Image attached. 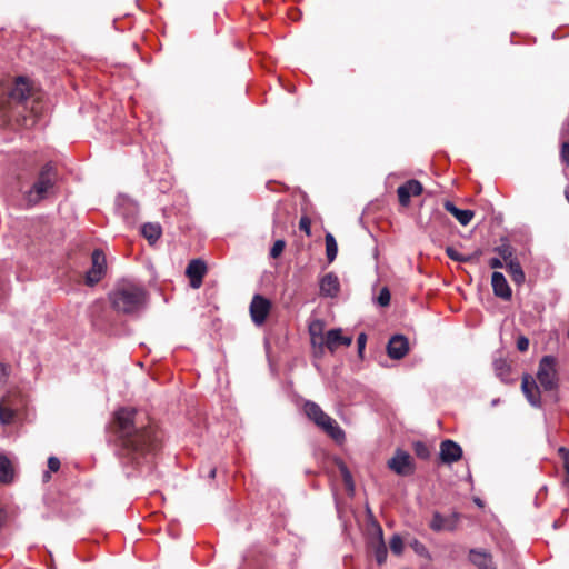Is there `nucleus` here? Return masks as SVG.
<instances>
[{
  "instance_id": "nucleus-1",
  "label": "nucleus",
  "mask_w": 569,
  "mask_h": 569,
  "mask_svg": "<svg viewBox=\"0 0 569 569\" xmlns=\"http://www.w3.org/2000/svg\"><path fill=\"white\" fill-rule=\"evenodd\" d=\"M116 427L120 455L137 465L142 461L149 463L159 442L156 429L138 423L136 410L130 408L116 412Z\"/></svg>"
},
{
  "instance_id": "nucleus-2",
  "label": "nucleus",
  "mask_w": 569,
  "mask_h": 569,
  "mask_svg": "<svg viewBox=\"0 0 569 569\" xmlns=\"http://www.w3.org/2000/svg\"><path fill=\"white\" fill-rule=\"evenodd\" d=\"M114 310L126 315L140 312L147 302L146 290L131 282L119 283L109 295Z\"/></svg>"
},
{
  "instance_id": "nucleus-3",
  "label": "nucleus",
  "mask_w": 569,
  "mask_h": 569,
  "mask_svg": "<svg viewBox=\"0 0 569 569\" xmlns=\"http://www.w3.org/2000/svg\"><path fill=\"white\" fill-rule=\"evenodd\" d=\"M30 93V87L26 79L19 77L14 86L9 91L8 108L0 106V112L3 119L11 121L16 120L24 128H31L36 124V120L31 117L23 116L20 119L22 111L27 109L24 102L27 101Z\"/></svg>"
},
{
  "instance_id": "nucleus-4",
  "label": "nucleus",
  "mask_w": 569,
  "mask_h": 569,
  "mask_svg": "<svg viewBox=\"0 0 569 569\" xmlns=\"http://www.w3.org/2000/svg\"><path fill=\"white\" fill-rule=\"evenodd\" d=\"M303 411L307 417L312 420L319 428L329 435L337 442H342L346 439L345 431L337 423L335 419L328 416L318 403L313 401H306Z\"/></svg>"
},
{
  "instance_id": "nucleus-5",
  "label": "nucleus",
  "mask_w": 569,
  "mask_h": 569,
  "mask_svg": "<svg viewBox=\"0 0 569 569\" xmlns=\"http://www.w3.org/2000/svg\"><path fill=\"white\" fill-rule=\"evenodd\" d=\"M557 360L553 356H543L538 366L537 380L546 391L558 388Z\"/></svg>"
},
{
  "instance_id": "nucleus-6",
  "label": "nucleus",
  "mask_w": 569,
  "mask_h": 569,
  "mask_svg": "<svg viewBox=\"0 0 569 569\" xmlns=\"http://www.w3.org/2000/svg\"><path fill=\"white\" fill-rule=\"evenodd\" d=\"M53 167L48 163L41 170L38 180L34 182L33 187L27 194V199L29 203H37L41 199L46 198L49 191L53 187V178H52Z\"/></svg>"
},
{
  "instance_id": "nucleus-7",
  "label": "nucleus",
  "mask_w": 569,
  "mask_h": 569,
  "mask_svg": "<svg viewBox=\"0 0 569 569\" xmlns=\"http://www.w3.org/2000/svg\"><path fill=\"white\" fill-rule=\"evenodd\" d=\"M388 467L399 476H410L415 472V465L411 456L398 449L393 457L388 461Z\"/></svg>"
},
{
  "instance_id": "nucleus-8",
  "label": "nucleus",
  "mask_w": 569,
  "mask_h": 569,
  "mask_svg": "<svg viewBox=\"0 0 569 569\" xmlns=\"http://www.w3.org/2000/svg\"><path fill=\"white\" fill-rule=\"evenodd\" d=\"M249 309L252 322L256 326H261L266 322L270 313L271 302L261 295H254Z\"/></svg>"
},
{
  "instance_id": "nucleus-9",
  "label": "nucleus",
  "mask_w": 569,
  "mask_h": 569,
  "mask_svg": "<svg viewBox=\"0 0 569 569\" xmlns=\"http://www.w3.org/2000/svg\"><path fill=\"white\" fill-rule=\"evenodd\" d=\"M92 267L86 274V282L90 286L98 283L107 268L106 257L102 250L96 249L91 256Z\"/></svg>"
},
{
  "instance_id": "nucleus-10",
  "label": "nucleus",
  "mask_w": 569,
  "mask_h": 569,
  "mask_svg": "<svg viewBox=\"0 0 569 569\" xmlns=\"http://www.w3.org/2000/svg\"><path fill=\"white\" fill-rule=\"evenodd\" d=\"M373 527H375V532L372 533V536L369 539V548L372 551L378 565H382L387 560L388 550H387L386 542L383 540L382 528L378 523H375Z\"/></svg>"
},
{
  "instance_id": "nucleus-11",
  "label": "nucleus",
  "mask_w": 569,
  "mask_h": 569,
  "mask_svg": "<svg viewBox=\"0 0 569 569\" xmlns=\"http://www.w3.org/2000/svg\"><path fill=\"white\" fill-rule=\"evenodd\" d=\"M352 343L351 336H343L340 328L331 329L325 335L323 345L331 351H336L340 346L349 347Z\"/></svg>"
},
{
  "instance_id": "nucleus-12",
  "label": "nucleus",
  "mask_w": 569,
  "mask_h": 569,
  "mask_svg": "<svg viewBox=\"0 0 569 569\" xmlns=\"http://www.w3.org/2000/svg\"><path fill=\"white\" fill-rule=\"evenodd\" d=\"M423 187L418 180H409L397 189L399 202L401 206L410 203L411 196H419L422 193Z\"/></svg>"
},
{
  "instance_id": "nucleus-13",
  "label": "nucleus",
  "mask_w": 569,
  "mask_h": 569,
  "mask_svg": "<svg viewBox=\"0 0 569 569\" xmlns=\"http://www.w3.org/2000/svg\"><path fill=\"white\" fill-rule=\"evenodd\" d=\"M462 457V448L452 440H443L440 443V459L445 463H453Z\"/></svg>"
},
{
  "instance_id": "nucleus-14",
  "label": "nucleus",
  "mask_w": 569,
  "mask_h": 569,
  "mask_svg": "<svg viewBox=\"0 0 569 569\" xmlns=\"http://www.w3.org/2000/svg\"><path fill=\"white\" fill-rule=\"evenodd\" d=\"M521 389L531 406H533V407L541 406L539 387H538L536 380L531 376H529V375L523 376Z\"/></svg>"
},
{
  "instance_id": "nucleus-15",
  "label": "nucleus",
  "mask_w": 569,
  "mask_h": 569,
  "mask_svg": "<svg viewBox=\"0 0 569 569\" xmlns=\"http://www.w3.org/2000/svg\"><path fill=\"white\" fill-rule=\"evenodd\" d=\"M387 350L391 359L403 358L409 350L408 339L402 335L391 337L388 342Z\"/></svg>"
},
{
  "instance_id": "nucleus-16",
  "label": "nucleus",
  "mask_w": 569,
  "mask_h": 569,
  "mask_svg": "<svg viewBox=\"0 0 569 569\" xmlns=\"http://www.w3.org/2000/svg\"><path fill=\"white\" fill-rule=\"evenodd\" d=\"M206 271L207 267L203 261L196 259L189 262L186 273L190 278V286L193 289L200 288Z\"/></svg>"
},
{
  "instance_id": "nucleus-17",
  "label": "nucleus",
  "mask_w": 569,
  "mask_h": 569,
  "mask_svg": "<svg viewBox=\"0 0 569 569\" xmlns=\"http://www.w3.org/2000/svg\"><path fill=\"white\" fill-rule=\"evenodd\" d=\"M320 295L323 297L335 298L340 291V282L338 277L329 272L325 274L319 282Z\"/></svg>"
},
{
  "instance_id": "nucleus-18",
  "label": "nucleus",
  "mask_w": 569,
  "mask_h": 569,
  "mask_svg": "<svg viewBox=\"0 0 569 569\" xmlns=\"http://www.w3.org/2000/svg\"><path fill=\"white\" fill-rule=\"evenodd\" d=\"M491 286L493 293L503 299L509 300L512 296V291L503 273L495 271L491 276Z\"/></svg>"
},
{
  "instance_id": "nucleus-19",
  "label": "nucleus",
  "mask_w": 569,
  "mask_h": 569,
  "mask_svg": "<svg viewBox=\"0 0 569 569\" xmlns=\"http://www.w3.org/2000/svg\"><path fill=\"white\" fill-rule=\"evenodd\" d=\"M457 518L456 515L445 517L439 512H435L430 522V528L433 531L453 530L456 528Z\"/></svg>"
},
{
  "instance_id": "nucleus-20",
  "label": "nucleus",
  "mask_w": 569,
  "mask_h": 569,
  "mask_svg": "<svg viewBox=\"0 0 569 569\" xmlns=\"http://www.w3.org/2000/svg\"><path fill=\"white\" fill-rule=\"evenodd\" d=\"M469 559L479 569H495L491 555L483 550L471 549Z\"/></svg>"
},
{
  "instance_id": "nucleus-21",
  "label": "nucleus",
  "mask_w": 569,
  "mask_h": 569,
  "mask_svg": "<svg viewBox=\"0 0 569 569\" xmlns=\"http://www.w3.org/2000/svg\"><path fill=\"white\" fill-rule=\"evenodd\" d=\"M445 209L450 212L462 226L469 224L475 216L473 211L459 209L450 201L445 203Z\"/></svg>"
},
{
  "instance_id": "nucleus-22",
  "label": "nucleus",
  "mask_w": 569,
  "mask_h": 569,
  "mask_svg": "<svg viewBox=\"0 0 569 569\" xmlns=\"http://www.w3.org/2000/svg\"><path fill=\"white\" fill-rule=\"evenodd\" d=\"M14 471L11 461L0 455V482L9 483L13 480Z\"/></svg>"
},
{
  "instance_id": "nucleus-23",
  "label": "nucleus",
  "mask_w": 569,
  "mask_h": 569,
  "mask_svg": "<svg viewBox=\"0 0 569 569\" xmlns=\"http://www.w3.org/2000/svg\"><path fill=\"white\" fill-rule=\"evenodd\" d=\"M507 270L516 284H522L525 282V272L517 260H509L507 263Z\"/></svg>"
},
{
  "instance_id": "nucleus-24",
  "label": "nucleus",
  "mask_w": 569,
  "mask_h": 569,
  "mask_svg": "<svg viewBox=\"0 0 569 569\" xmlns=\"http://www.w3.org/2000/svg\"><path fill=\"white\" fill-rule=\"evenodd\" d=\"M141 233L150 243H154L161 236V227L159 223L148 222L141 227Z\"/></svg>"
},
{
  "instance_id": "nucleus-25",
  "label": "nucleus",
  "mask_w": 569,
  "mask_h": 569,
  "mask_svg": "<svg viewBox=\"0 0 569 569\" xmlns=\"http://www.w3.org/2000/svg\"><path fill=\"white\" fill-rule=\"evenodd\" d=\"M14 415V409L11 407V402L9 397L3 398L0 401V422L2 425H8L12 421Z\"/></svg>"
},
{
  "instance_id": "nucleus-26",
  "label": "nucleus",
  "mask_w": 569,
  "mask_h": 569,
  "mask_svg": "<svg viewBox=\"0 0 569 569\" xmlns=\"http://www.w3.org/2000/svg\"><path fill=\"white\" fill-rule=\"evenodd\" d=\"M326 254L329 263L333 262L338 254V244L335 237L328 232L325 237Z\"/></svg>"
},
{
  "instance_id": "nucleus-27",
  "label": "nucleus",
  "mask_w": 569,
  "mask_h": 569,
  "mask_svg": "<svg viewBox=\"0 0 569 569\" xmlns=\"http://www.w3.org/2000/svg\"><path fill=\"white\" fill-rule=\"evenodd\" d=\"M309 333L312 345H323L325 336L322 335V323L320 321H315L309 326Z\"/></svg>"
},
{
  "instance_id": "nucleus-28",
  "label": "nucleus",
  "mask_w": 569,
  "mask_h": 569,
  "mask_svg": "<svg viewBox=\"0 0 569 569\" xmlns=\"http://www.w3.org/2000/svg\"><path fill=\"white\" fill-rule=\"evenodd\" d=\"M495 371L497 376L501 379L503 382H508L509 373H510V367L505 360H496L493 362Z\"/></svg>"
},
{
  "instance_id": "nucleus-29",
  "label": "nucleus",
  "mask_w": 569,
  "mask_h": 569,
  "mask_svg": "<svg viewBox=\"0 0 569 569\" xmlns=\"http://www.w3.org/2000/svg\"><path fill=\"white\" fill-rule=\"evenodd\" d=\"M447 256L458 262H469L475 258V254L465 256L459 253L453 247L446 248Z\"/></svg>"
},
{
  "instance_id": "nucleus-30",
  "label": "nucleus",
  "mask_w": 569,
  "mask_h": 569,
  "mask_svg": "<svg viewBox=\"0 0 569 569\" xmlns=\"http://www.w3.org/2000/svg\"><path fill=\"white\" fill-rule=\"evenodd\" d=\"M390 549L395 555H401L403 551V540L399 535H393L390 539Z\"/></svg>"
},
{
  "instance_id": "nucleus-31",
  "label": "nucleus",
  "mask_w": 569,
  "mask_h": 569,
  "mask_svg": "<svg viewBox=\"0 0 569 569\" xmlns=\"http://www.w3.org/2000/svg\"><path fill=\"white\" fill-rule=\"evenodd\" d=\"M413 450L417 457L421 459H428L430 457V450L428 446L422 441L415 442Z\"/></svg>"
},
{
  "instance_id": "nucleus-32",
  "label": "nucleus",
  "mask_w": 569,
  "mask_h": 569,
  "mask_svg": "<svg viewBox=\"0 0 569 569\" xmlns=\"http://www.w3.org/2000/svg\"><path fill=\"white\" fill-rule=\"evenodd\" d=\"M390 291L387 287H383L380 292H379V296L377 297V303L380 306V307H387L389 306L390 303Z\"/></svg>"
},
{
  "instance_id": "nucleus-33",
  "label": "nucleus",
  "mask_w": 569,
  "mask_h": 569,
  "mask_svg": "<svg viewBox=\"0 0 569 569\" xmlns=\"http://www.w3.org/2000/svg\"><path fill=\"white\" fill-rule=\"evenodd\" d=\"M340 471H341L343 481H345L346 486L348 487V489L353 490L352 476H351L350 471L348 470V468L343 463L340 465Z\"/></svg>"
},
{
  "instance_id": "nucleus-34",
  "label": "nucleus",
  "mask_w": 569,
  "mask_h": 569,
  "mask_svg": "<svg viewBox=\"0 0 569 569\" xmlns=\"http://www.w3.org/2000/svg\"><path fill=\"white\" fill-rule=\"evenodd\" d=\"M284 247H286L284 240L279 239V240L274 241V243L270 250L271 258L279 257L282 253Z\"/></svg>"
},
{
  "instance_id": "nucleus-35",
  "label": "nucleus",
  "mask_w": 569,
  "mask_h": 569,
  "mask_svg": "<svg viewBox=\"0 0 569 569\" xmlns=\"http://www.w3.org/2000/svg\"><path fill=\"white\" fill-rule=\"evenodd\" d=\"M496 251L503 260H509L513 253L512 248L509 244H501L496 248Z\"/></svg>"
},
{
  "instance_id": "nucleus-36",
  "label": "nucleus",
  "mask_w": 569,
  "mask_h": 569,
  "mask_svg": "<svg viewBox=\"0 0 569 569\" xmlns=\"http://www.w3.org/2000/svg\"><path fill=\"white\" fill-rule=\"evenodd\" d=\"M560 159L566 166H569V140L561 146Z\"/></svg>"
},
{
  "instance_id": "nucleus-37",
  "label": "nucleus",
  "mask_w": 569,
  "mask_h": 569,
  "mask_svg": "<svg viewBox=\"0 0 569 569\" xmlns=\"http://www.w3.org/2000/svg\"><path fill=\"white\" fill-rule=\"evenodd\" d=\"M517 348L519 351H527L529 348V339L525 336H520L517 340Z\"/></svg>"
},
{
  "instance_id": "nucleus-38",
  "label": "nucleus",
  "mask_w": 569,
  "mask_h": 569,
  "mask_svg": "<svg viewBox=\"0 0 569 569\" xmlns=\"http://www.w3.org/2000/svg\"><path fill=\"white\" fill-rule=\"evenodd\" d=\"M310 226H311V222H310V219L307 218V217H302L299 221V228L306 232L307 236L310 234L311 230H310Z\"/></svg>"
},
{
  "instance_id": "nucleus-39",
  "label": "nucleus",
  "mask_w": 569,
  "mask_h": 569,
  "mask_svg": "<svg viewBox=\"0 0 569 569\" xmlns=\"http://www.w3.org/2000/svg\"><path fill=\"white\" fill-rule=\"evenodd\" d=\"M48 468H49V471H52V472L58 471L60 468V460L56 457H50L48 459Z\"/></svg>"
},
{
  "instance_id": "nucleus-40",
  "label": "nucleus",
  "mask_w": 569,
  "mask_h": 569,
  "mask_svg": "<svg viewBox=\"0 0 569 569\" xmlns=\"http://www.w3.org/2000/svg\"><path fill=\"white\" fill-rule=\"evenodd\" d=\"M558 452H559V456L561 457V459L563 460V467L568 466L569 465V449H567L565 447H560L558 449Z\"/></svg>"
},
{
  "instance_id": "nucleus-41",
  "label": "nucleus",
  "mask_w": 569,
  "mask_h": 569,
  "mask_svg": "<svg viewBox=\"0 0 569 569\" xmlns=\"http://www.w3.org/2000/svg\"><path fill=\"white\" fill-rule=\"evenodd\" d=\"M489 266L492 269H500L503 267V263H502L501 259H499V258H491L489 260Z\"/></svg>"
},
{
  "instance_id": "nucleus-42",
  "label": "nucleus",
  "mask_w": 569,
  "mask_h": 569,
  "mask_svg": "<svg viewBox=\"0 0 569 569\" xmlns=\"http://www.w3.org/2000/svg\"><path fill=\"white\" fill-rule=\"evenodd\" d=\"M366 340H367V337L365 333H360L358 339H357V343H358V349H359V352L361 353L362 350L365 349V346H366Z\"/></svg>"
},
{
  "instance_id": "nucleus-43",
  "label": "nucleus",
  "mask_w": 569,
  "mask_h": 569,
  "mask_svg": "<svg viewBox=\"0 0 569 569\" xmlns=\"http://www.w3.org/2000/svg\"><path fill=\"white\" fill-rule=\"evenodd\" d=\"M6 518H7V512L0 508V527L6 521Z\"/></svg>"
},
{
  "instance_id": "nucleus-44",
  "label": "nucleus",
  "mask_w": 569,
  "mask_h": 569,
  "mask_svg": "<svg viewBox=\"0 0 569 569\" xmlns=\"http://www.w3.org/2000/svg\"><path fill=\"white\" fill-rule=\"evenodd\" d=\"M216 473H217V469L216 468H210L209 471H208V476L210 478H214L216 477Z\"/></svg>"
},
{
  "instance_id": "nucleus-45",
  "label": "nucleus",
  "mask_w": 569,
  "mask_h": 569,
  "mask_svg": "<svg viewBox=\"0 0 569 569\" xmlns=\"http://www.w3.org/2000/svg\"><path fill=\"white\" fill-rule=\"evenodd\" d=\"M565 470L567 473L565 482L569 487V465L565 467Z\"/></svg>"
},
{
  "instance_id": "nucleus-46",
  "label": "nucleus",
  "mask_w": 569,
  "mask_h": 569,
  "mask_svg": "<svg viewBox=\"0 0 569 569\" xmlns=\"http://www.w3.org/2000/svg\"><path fill=\"white\" fill-rule=\"evenodd\" d=\"M4 377V367L0 363V381Z\"/></svg>"
},
{
  "instance_id": "nucleus-47",
  "label": "nucleus",
  "mask_w": 569,
  "mask_h": 569,
  "mask_svg": "<svg viewBox=\"0 0 569 569\" xmlns=\"http://www.w3.org/2000/svg\"><path fill=\"white\" fill-rule=\"evenodd\" d=\"M565 197H566V200L569 202V188L565 189Z\"/></svg>"
},
{
  "instance_id": "nucleus-48",
  "label": "nucleus",
  "mask_w": 569,
  "mask_h": 569,
  "mask_svg": "<svg viewBox=\"0 0 569 569\" xmlns=\"http://www.w3.org/2000/svg\"><path fill=\"white\" fill-rule=\"evenodd\" d=\"M49 478H50L49 472H46V473H44V479H46V480H48Z\"/></svg>"
},
{
  "instance_id": "nucleus-49",
  "label": "nucleus",
  "mask_w": 569,
  "mask_h": 569,
  "mask_svg": "<svg viewBox=\"0 0 569 569\" xmlns=\"http://www.w3.org/2000/svg\"><path fill=\"white\" fill-rule=\"evenodd\" d=\"M476 502H477L479 506H481V502H480V500H479V499H476Z\"/></svg>"
}]
</instances>
